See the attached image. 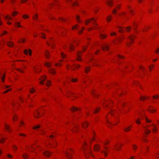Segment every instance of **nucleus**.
Returning a JSON list of instances; mask_svg holds the SVG:
<instances>
[{"label":"nucleus","instance_id":"nucleus-1","mask_svg":"<svg viewBox=\"0 0 159 159\" xmlns=\"http://www.w3.org/2000/svg\"><path fill=\"white\" fill-rule=\"evenodd\" d=\"M83 150L85 157L87 158H88V155L91 154V150L90 149H88L84 147L83 148Z\"/></svg>","mask_w":159,"mask_h":159},{"label":"nucleus","instance_id":"nucleus-2","mask_svg":"<svg viewBox=\"0 0 159 159\" xmlns=\"http://www.w3.org/2000/svg\"><path fill=\"white\" fill-rule=\"evenodd\" d=\"M70 151L71 150H69V151H67L64 152V154L66 155V157L69 159H70L71 157V153H70Z\"/></svg>","mask_w":159,"mask_h":159},{"label":"nucleus","instance_id":"nucleus-3","mask_svg":"<svg viewBox=\"0 0 159 159\" xmlns=\"http://www.w3.org/2000/svg\"><path fill=\"white\" fill-rule=\"evenodd\" d=\"M91 20H93L94 22H95L96 21V20L94 19V18H92L90 19L86 20L85 21V24L86 25H87L89 22H91Z\"/></svg>","mask_w":159,"mask_h":159},{"label":"nucleus","instance_id":"nucleus-4","mask_svg":"<svg viewBox=\"0 0 159 159\" xmlns=\"http://www.w3.org/2000/svg\"><path fill=\"white\" fill-rule=\"evenodd\" d=\"M47 79V77L45 76H42L41 78H40V80H41V81L40 82V83L41 84H43L44 83L42 82V81H44Z\"/></svg>","mask_w":159,"mask_h":159},{"label":"nucleus","instance_id":"nucleus-5","mask_svg":"<svg viewBox=\"0 0 159 159\" xmlns=\"http://www.w3.org/2000/svg\"><path fill=\"white\" fill-rule=\"evenodd\" d=\"M51 153V152L48 151H46L43 153V154L46 157H49L50 156Z\"/></svg>","mask_w":159,"mask_h":159},{"label":"nucleus","instance_id":"nucleus-6","mask_svg":"<svg viewBox=\"0 0 159 159\" xmlns=\"http://www.w3.org/2000/svg\"><path fill=\"white\" fill-rule=\"evenodd\" d=\"M49 72L52 74H54L56 73V71L53 69L51 68L48 70Z\"/></svg>","mask_w":159,"mask_h":159},{"label":"nucleus","instance_id":"nucleus-7","mask_svg":"<svg viewBox=\"0 0 159 159\" xmlns=\"http://www.w3.org/2000/svg\"><path fill=\"white\" fill-rule=\"evenodd\" d=\"M7 44L9 47H12L14 45L13 43L10 41L7 42Z\"/></svg>","mask_w":159,"mask_h":159},{"label":"nucleus","instance_id":"nucleus-8","mask_svg":"<svg viewBox=\"0 0 159 159\" xmlns=\"http://www.w3.org/2000/svg\"><path fill=\"white\" fill-rule=\"evenodd\" d=\"M89 124L86 122H85L82 124L83 127L84 128H86L88 126Z\"/></svg>","mask_w":159,"mask_h":159},{"label":"nucleus","instance_id":"nucleus-9","mask_svg":"<svg viewBox=\"0 0 159 159\" xmlns=\"http://www.w3.org/2000/svg\"><path fill=\"white\" fill-rule=\"evenodd\" d=\"M102 48L103 51H106L108 50L109 49V47L107 45H104L102 47Z\"/></svg>","mask_w":159,"mask_h":159},{"label":"nucleus","instance_id":"nucleus-10","mask_svg":"<svg viewBox=\"0 0 159 159\" xmlns=\"http://www.w3.org/2000/svg\"><path fill=\"white\" fill-rule=\"evenodd\" d=\"M100 146L97 144L95 145L94 147V150L95 151H98L100 150Z\"/></svg>","mask_w":159,"mask_h":159},{"label":"nucleus","instance_id":"nucleus-11","mask_svg":"<svg viewBox=\"0 0 159 159\" xmlns=\"http://www.w3.org/2000/svg\"><path fill=\"white\" fill-rule=\"evenodd\" d=\"M5 128L7 131H8L9 132H11V130L10 129V126L9 125H8L6 124H5Z\"/></svg>","mask_w":159,"mask_h":159},{"label":"nucleus","instance_id":"nucleus-12","mask_svg":"<svg viewBox=\"0 0 159 159\" xmlns=\"http://www.w3.org/2000/svg\"><path fill=\"white\" fill-rule=\"evenodd\" d=\"M80 109V108L76 107H73L70 110L72 111H78Z\"/></svg>","mask_w":159,"mask_h":159},{"label":"nucleus","instance_id":"nucleus-13","mask_svg":"<svg viewBox=\"0 0 159 159\" xmlns=\"http://www.w3.org/2000/svg\"><path fill=\"white\" fill-rule=\"evenodd\" d=\"M77 56L78 57V59L77 60L78 61H80L81 60V59L80 58L81 55L80 52L77 53Z\"/></svg>","mask_w":159,"mask_h":159},{"label":"nucleus","instance_id":"nucleus-14","mask_svg":"<svg viewBox=\"0 0 159 159\" xmlns=\"http://www.w3.org/2000/svg\"><path fill=\"white\" fill-rule=\"evenodd\" d=\"M111 0L107 1L106 2V3L107 4V5L110 7H111L113 3L112 1H111Z\"/></svg>","mask_w":159,"mask_h":159},{"label":"nucleus","instance_id":"nucleus-15","mask_svg":"<svg viewBox=\"0 0 159 159\" xmlns=\"http://www.w3.org/2000/svg\"><path fill=\"white\" fill-rule=\"evenodd\" d=\"M45 55L46 57L47 58L49 59L50 57V55L49 54V52L48 51H46L45 52Z\"/></svg>","mask_w":159,"mask_h":159},{"label":"nucleus","instance_id":"nucleus-16","mask_svg":"<svg viewBox=\"0 0 159 159\" xmlns=\"http://www.w3.org/2000/svg\"><path fill=\"white\" fill-rule=\"evenodd\" d=\"M40 36L42 38L45 39L46 38L45 37V34L42 33H41L40 34Z\"/></svg>","mask_w":159,"mask_h":159},{"label":"nucleus","instance_id":"nucleus-17","mask_svg":"<svg viewBox=\"0 0 159 159\" xmlns=\"http://www.w3.org/2000/svg\"><path fill=\"white\" fill-rule=\"evenodd\" d=\"M5 139L6 138L3 137L0 138V143H4Z\"/></svg>","mask_w":159,"mask_h":159},{"label":"nucleus","instance_id":"nucleus-18","mask_svg":"<svg viewBox=\"0 0 159 159\" xmlns=\"http://www.w3.org/2000/svg\"><path fill=\"white\" fill-rule=\"evenodd\" d=\"M90 67H87L85 69V72L86 73H88L90 70Z\"/></svg>","mask_w":159,"mask_h":159},{"label":"nucleus","instance_id":"nucleus-19","mask_svg":"<svg viewBox=\"0 0 159 159\" xmlns=\"http://www.w3.org/2000/svg\"><path fill=\"white\" fill-rule=\"evenodd\" d=\"M152 125L154 126V128H152V131L154 133L157 131V129L155 125L153 124H152Z\"/></svg>","mask_w":159,"mask_h":159},{"label":"nucleus","instance_id":"nucleus-20","mask_svg":"<svg viewBox=\"0 0 159 159\" xmlns=\"http://www.w3.org/2000/svg\"><path fill=\"white\" fill-rule=\"evenodd\" d=\"M45 66L47 67H50L51 66V63H50L46 62L45 64Z\"/></svg>","mask_w":159,"mask_h":159},{"label":"nucleus","instance_id":"nucleus-21","mask_svg":"<svg viewBox=\"0 0 159 159\" xmlns=\"http://www.w3.org/2000/svg\"><path fill=\"white\" fill-rule=\"evenodd\" d=\"M38 15L37 14H36L33 16V19L34 20H36L38 18Z\"/></svg>","mask_w":159,"mask_h":159},{"label":"nucleus","instance_id":"nucleus-22","mask_svg":"<svg viewBox=\"0 0 159 159\" xmlns=\"http://www.w3.org/2000/svg\"><path fill=\"white\" fill-rule=\"evenodd\" d=\"M78 128L77 126H74V129L71 130L73 132H76L77 131Z\"/></svg>","mask_w":159,"mask_h":159},{"label":"nucleus","instance_id":"nucleus-23","mask_svg":"<svg viewBox=\"0 0 159 159\" xmlns=\"http://www.w3.org/2000/svg\"><path fill=\"white\" fill-rule=\"evenodd\" d=\"M131 127V126H129V127H127L126 129H124V131L125 132H126V131H129V130H130V128Z\"/></svg>","mask_w":159,"mask_h":159},{"label":"nucleus","instance_id":"nucleus-24","mask_svg":"<svg viewBox=\"0 0 159 159\" xmlns=\"http://www.w3.org/2000/svg\"><path fill=\"white\" fill-rule=\"evenodd\" d=\"M107 35L105 34H102L100 35V37L101 39H103L105 38Z\"/></svg>","mask_w":159,"mask_h":159},{"label":"nucleus","instance_id":"nucleus-25","mask_svg":"<svg viewBox=\"0 0 159 159\" xmlns=\"http://www.w3.org/2000/svg\"><path fill=\"white\" fill-rule=\"evenodd\" d=\"M101 152L104 154V155L105 157H106L107 155L106 151L105 150H103L101 151Z\"/></svg>","mask_w":159,"mask_h":159},{"label":"nucleus","instance_id":"nucleus-26","mask_svg":"<svg viewBox=\"0 0 159 159\" xmlns=\"http://www.w3.org/2000/svg\"><path fill=\"white\" fill-rule=\"evenodd\" d=\"M145 132L146 134H148V133H151V131L148 129H146L145 130Z\"/></svg>","mask_w":159,"mask_h":159},{"label":"nucleus","instance_id":"nucleus-27","mask_svg":"<svg viewBox=\"0 0 159 159\" xmlns=\"http://www.w3.org/2000/svg\"><path fill=\"white\" fill-rule=\"evenodd\" d=\"M100 109V108H97L94 111V113H97V112H98L99 111Z\"/></svg>","mask_w":159,"mask_h":159},{"label":"nucleus","instance_id":"nucleus-28","mask_svg":"<svg viewBox=\"0 0 159 159\" xmlns=\"http://www.w3.org/2000/svg\"><path fill=\"white\" fill-rule=\"evenodd\" d=\"M5 18L6 20H12V18H11L9 16H5Z\"/></svg>","mask_w":159,"mask_h":159},{"label":"nucleus","instance_id":"nucleus-29","mask_svg":"<svg viewBox=\"0 0 159 159\" xmlns=\"http://www.w3.org/2000/svg\"><path fill=\"white\" fill-rule=\"evenodd\" d=\"M39 114L40 113L38 111H36L34 114V117L36 118L38 117H37V115H39Z\"/></svg>","mask_w":159,"mask_h":159},{"label":"nucleus","instance_id":"nucleus-30","mask_svg":"<svg viewBox=\"0 0 159 159\" xmlns=\"http://www.w3.org/2000/svg\"><path fill=\"white\" fill-rule=\"evenodd\" d=\"M80 17L79 16L77 15L76 16V19L78 22H80Z\"/></svg>","mask_w":159,"mask_h":159},{"label":"nucleus","instance_id":"nucleus-31","mask_svg":"<svg viewBox=\"0 0 159 159\" xmlns=\"http://www.w3.org/2000/svg\"><path fill=\"white\" fill-rule=\"evenodd\" d=\"M112 17L111 16L107 17V20L108 22H109L111 19Z\"/></svg>","mask_w":159,"mask_h":159},{"label":"nucleus","instance_id":"nucleus-32","mask_svg":"<svg viewBox=\"0 0 159 159\" xmlns=\"http://www.w3.org/2000/svg\"><path fill=\"white\" fill-rule=\"evenodd\" d=\"M15 24L17 26L19 27H22V26L20 25V22H16L15 23Z\"/></svg>","mask_w":159,"mask_h":159},{"label":"nucleus","instance_id":"nucleus-33","mask_svg":"<svg viewBox=\"0 0 159 159\" xmlns=\"http://www.w3.org/2000/svg\"><path fill=\"white\" fill-rule=\"evenodd\" d=\"M28 157V155L26 154H24L23 155V157L25 159H26Z\"/></svg>","mask_w":159,"mask_h":159},{"label":"nucleus","instance_id":"nucleus-34","mask_svg":"<svg viewBox=\"0 0 159 159\" xmlns=\"http://www.w3.org/2000/svg\"><path fill=\"white\" fill-rule=\"evenodd\" d=\"M40 126L39 125H37L34 126L33 127V129H36L39 128H40Z\"/></svg>","mask_w":159,"mask_h":159},{"label":"nucleus","instance_id":"nucleus-35","mask_svg":"<svg viewBox=\"0 0 159 159\" xmlns=\"http://www.w3.org/2000/svg\"><path fill=\"white\" fill-rule=\"evenodd\" d=\"M50 41L52 44V48H53V46L54 45V44L53 43V42L54 41V40L52 39H50Z\"/></svg>","mask_w":159,"mask_h":159},{"label":"nucleus","instance_id":"nucleus-36","mask_svg":"<svg viewBox=\"0 0 159 159\" xmlns=\"http://www.w3.org/2000/svg\"><path fill=\"white\" fill-rule=\"evenodd\" d=\"M126 30L127 32H129L131 29V27H128L126 28Z\"/></svg>","mask_w":159,"mask_h":159},{"label":"nucleus","instance_id":"nucleus-37","mask_svg":"<svg viewBox=\"0 0 159 159\" xmlns=\"http://www.w3.org/2000/svg\"><path fill=\"white\" fill-rule=\"evenodd\" d=\"M61 56L62 58H65L66 57V55L64 54V53L62 52H61Z\"/></svg>","mask_w":159,"mask_h":159},{"label":"nucleus","instance_id":"nucleus-38","mask_svg":"<svg viewBox=\"0 0 159 159\" xmlns=\"http://www.w3.org/2000/svg\"><path fill=\"white\" fill-rule=\"evenodd\" d=\"M70 49L71 50H73L74 46H73L71 44H70Z\"/></svg>","mask_w":159,"mask_h":159},{"label":"nucleus","instance_id":"nucleus-39","mask_svg":"<svg viewBox=\"0 0 159 159\" xmlns=\"http://www.w3.org/2000/svg\"><path fill=\"white\" fill-rule=\"evenodd\" d=\"M129 39L131 40V42L133 41L134 38L132 36H129L128 37Z\"/></svg>","mask_w":159,"mask_h":159},{"label":"nucleus","instance_id":"nucleus-40","mask_svg":"<svg viewBox=\"0 0 159 159\" xmlns=\"http://www.w3.org/2000/svg\"><path fill=\"white\" fill-rule=\"evenodd\" d=\"M148 111H149L151 112V113H152L154 111H156V110H154L153 109H148Z\"/></svg>","mask_w":159,"mask_h":159},{"label":"nucleus","instance_id":"nucleus-41","mask_svg":"<svg viewBox=\"0 0 159 159\" xmlns=\"http://www.w3.org/2000/svg\"><path fill=\"white\" fill-rule=\"evenodd\" d=\"M51 83L50 81L48 80L46 83V85L47 86H49L51 85Z\"/></svg>","mask_w":159,"mask_h":159},{"label":"nucleus","instance_id":"nucleus-42","mask_svg":"<svg viewBox=\"0 0 159 159\" xmlns=\"http://www.w3.org/2000/svg\"><path fill=\"white\" fill-rule=\"evenodd\" d=\"M153 98L155 99H157L159 98V95H154L152 97Z\"/></svg>","mask_w":159,"mask_h":159},{"label":"nucleus","instance_id":"nucleus-43","mask_svg":"<svg viewBox=\"0 0 159 159\" xmlns=\"http://www.w3.org/2000/svg\"><path fill=\"white\" fill-rule=\"evenodd\" d=\"M145 119H146V121L148 122V123H150V122H151V121L150 120H149V119H148L147 117H145Z\"/></svg>","mask_w":159,"mask_h":159},{"label":"nucleus","instance_id":"nucleus-44","mask_svg":"<svg viewBox=\"0 0 159 159\" xmlns=\"http://www.w3.org/2000/svg\"><path fill=\"white\" fill-rule=\"evenodd\" d=\"M78 25H76L75 26H74L72 27V29H76L77 30H78L79 29L77 28V26H78Z\"/></svg>","mask_w":159,"mask_h":159},{"label":"nucleus","instance_id":"nucleus-45","mask_svg":"<svg viewBox=\"0 0 159 159\" xmlns=\"http://www.w3.org/2000/svg\"><path fill=\"white\" fill-rule=\"evenodd\" d=\"M77 81V79H72L71 80V81L72 82H76Z\"/></svg>","mask_w":159,"mask_h":159},{"label":"nucleus","instance_id":"nucleus-46","mask_svg":"<svg viewBox=\"0 0 159 159\" xmlns=\"http://www.w3.org/2000/svg\"><path fill=\"white\" fill-rule=\"evenodd\" d=\"M136 122L137 124H140V123L141 122L139 120V118L136 121Z\"/></svg>","mask_w":159,"mask_h":159},{"label":"nucleus","instance_id":"nucleus-47","mask_svg":"<svg viewBox=\"0 0 159 159\" xmlns=\"http://www.w3.org/2000/svg\"><path fill=\"white\" fill-rule=\"evenodd\" d=\"M30 92L31 93H33L34 92H35V91L33 88L32 89H31L30 90Z\"/></svg>","mask_w":159,"mask_h":159},{"label":"nucleus","instance_id":"nucleus-48","mask_svg":"<svg viewBox=\"0 0 159 159\" xmlns=\"http://www.w3.org/2000/svg\"><path fill=\"white\" fill-rule=\"evenodd\" d=\"M74 66H75V68H76V69H78V68L79 67H80V66L79 65H75V64L74 65Z\"/></svg>","mask_w":159,"mask_h":159},{"label":"nucleus","instance_id":"nucleus-49","mask_svg":"<svg viewBox=\"0 0 159 159\" xmlns=\"http://www.w3.org/2000/svg\"><path fill=\"white\" fill-rule=\"evenodd\" d=\"M59 20L61 21L62 22V21H65V20L63 18H61L59 17Z\"/></svg>","mask_w":159,"mask_h":159},{"label":"nucleus","instance_id":"nucleus-50","mask_svg":"<svg viewBox=\"0 0 159 159\" xmlns=\"http://www.w3.org/2000/svg\"><path fill=\"white\" fill-rule=\"evenodd\" d=\"M78 4L76 1H75V2L73 3L72 4V6H74L76 5H78Z\"/></svg>","mask_w":159,"mask_h":159},{"label":"nucleus","instance_id":"nucleus-51","mask_svg":"<svg viewBox=\"0 0 159 159\" xmlns=\"http://www.w3.org/2000/svg\"><path fill=\"white\" fill-rule=\"evenodd\" d=\"M159 52V48H158L156 50L155 52L156 53L158 54V53Z\"/></svg>","mask_w":159,"mask_h":159},{"label":"nucleus","instance_id":"nucleus-52","mask_svg":"<svg viewBox=\"0 0 159 159\" xmlns=\"http://www.w3.org/2000/svg\"><path fill=\"white\" fill-rule=\"evenodd\" d=\"M18 12L16 11H14L12 13V15L15 16L16 15V14H17Z\"/></svg>","mask_w":159,"mask_h":159},{"label":"nucleus","instance_id":"nucleus-53","mask_svg":"<svg viewBox=\"0 0 159 159\" xmlns=\"http://www.w3.org/2000/svg\"><path fill=\"white\" fill-rule=\"evenodd\" d=\"M11 89H7V90H6L3 93H5L8 92L9 91H11Z\"/></svg>","mask_w":159,"mask_h":159},{"label":"nucleus","instance_id":"nucleus-54","mask_svg":"<svg viewBox=\"0 0 159 159\" xmlns=\"http://www.w3.org/2000/svg\"><path fill=\"white\" fill-rule=\"evenodd\" d=\"M140 68L143 72H144L145 69L143 67H142V66H141L140 67Z\"/></svg>","mask_w":159,"mask_h":159},{"label":"nucleus","instance_id":"nucleus-55","mask_svg":"<svg viewBox=\"0 0 159 159\" xmlns=\"http://www.w3.org/2000/svg\"><path fill=\"white\" fill-rule=\"evenodd\" d=\"M87 48V47L86 46H84L83 48V52H84Z\"/></svg>","mask_w":159,"mask_h":159},{"label":"nucleus","instance_id":"nucleus-56","mask_svg":"<svg viewBox=\"0 0 159 159\" xmlns=\"http://www.w3.org/2000/svg\"><path fill=\"white\" fill-rule=\"evenodd\" d=\"M17 118V116L16 115H14L13 118V120H15V119H16Z\"/></svg>","mask_w":159,"mask_h":159},{"label":"nucleus","instance_id":"nucleus-57","mask_svg":"<svg viewBox=\"0 0 159 159\" xmlns=\"http://www.w3.org/2000/svg\"><path fill=\"white\" fill-rule=\"evenodd\" d=\"M30 56H31L32 55V51L30 49L28 50Z\"/></svg>","mask_w":159,"mask_h":159},{"label":"nucleus","instance_id":"nucleus-58","mask_svg":"<svg viewBox=\"0 0 159 159\" xmlns=\"http://www.w3.org/2000/svg\"><path fill=\"white\" fill-rule=\"evenodd\" d=\"M23 17L25 18H28L29 17V16L27 15H24L23 16Z\"/></svg>","mask_w":159,"mask_h":159},{"label":"nucleus","instance_id":"nucleus-59","mask_svg":"<svg viewBox=\"0 0 159 159\" xmlns=\"http://www.w3.org/2000/svg\"><path fill=\"white\" fill-rule=\"evenodd\" d=\"M24 53L25 54H26V55L28 53V52L27 50H26V49L24 50Z\"/></svg>","mask_w":159,"mask_h":159},{"label":"nucleus","instance_id":"nucleus-60","mask_svg":"<svg viewBox=\"0 0 159 159\" xmlns=\"http://www.w3.org/2000/svg\"><path fill=\"white\" fill-rule=\"evenodd\" d=\"M145 98V97H141L140 98V99L141 100H143Z\"/></svg>","mask_w":159,"mask_h":159},{"label":"nucleus","instance_id":"nucleus-61","mask_svg":"<svg viewBox=\"0 0 159 159\" xmlns=\"http://www.w3.org/2000/svg\"><path fill=\"white\" fill-rule=\"evenodd\" d=\"M5 75H4V76L1 77L2 80L3 82L4 81V80L5 79Z\"/></svg>","mask_w":159,"mask_h":159},{"label":"nucleus","instance_id":"nucleus-62","mask_svg":"<svg viewBox=\"0 0 159 159\" xmlns=\"http://www.w3.org/2000/svg\"><path fill=\"white\" fill-rule=\"evenodd\" d=\"M66 68L67 70H69L70 68H71V67H70L69 65H67L66 66Z\"/></svg>","mask_w":159,"mask_h":159},{"label":"nucleus","instance_id":"nucleus-63","mask_svg":"<svg viewBox=\"0 0 159 159\" xmlns=\"http://www.w3.org/2000/svg\"><path fill=\"white\" fill-rule=\"evenodd\" d=\"M7 156L8 157L10 158H12V156L11 155H10V154H7Z\"/></svg>","mask_w":159,"mask_h":159},{"label":"nucleus","instance_id":"nucleus-64","mask_svg":"<svg viewBox=\"0 0 159 159\" xmlns=\"http://www.w3.org/2000/svg\"><path fill=\"white\" fill-rule=\"evenodd\" d=\"M95 139L93 137L92 139H89V141L90 142H91L92 141L94 140Z\"/></svg>","mask_w":159,"mask_h":159}]
</instances>
